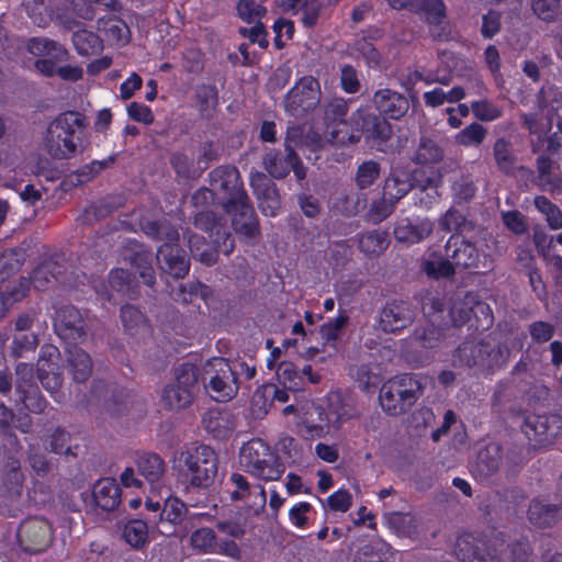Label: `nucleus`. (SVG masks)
Returning a JSON list of instances; mask_svg holds the SVG:
<instances>
[{
    "mask_svg": "<svg viewBox=\"0 0 562 562\" xmlns=\"http://www.w3.org/2000/svg\"><path fill=\"white\" fill-rule=\"evenodd\" d=\"M247 198L249 196L236 167L225 165L213 170V231L216 228L214 251L225 255L233 251L235 243L226 227L227 220L221 216V212Z\"/></svg>",
    "mask_w": 562,
    "mask_h": 562,
    "instance_id": "obj_1",
    "label": "nucleus"
},
{
    "mask_svg": "<svg viewBox=\"0 0 562 562\" xmlns=\"http://www.w3.org/2000/svg\"><path fill=\"white\" fill-rule=\"evenodd\" d=\"M89 125L87 116L76 110L59 113L49 124L44 136L47 153L55 159H70L77 155Z\"/></svg>",
    "mask_w": 562,
    "mask_h": 562,
    "instance_id": "obj_2",
    "label": "nucleus"
},
{
    "mask_svg": "<svg viewBox=\"0 0 562 562\" xmlns=\"http://www.w3.org/2000/svg\"><path fill=\"white\" fill-rule=\"evenodd\" d=\"M353 130L351 134L341 135L342 131H333V142L340 145L357 144L363 137L366 144L378 150H384L385 144L393 135V128L386 117L374 114L358 112L353 117Z\"/></svg>",
    "mask_w": 562,
    "mask_h": 562,
    "instance_id": "obj_3",
    "label": "nucleus"
},
{
    "mask_svg": "<svg viewBox=\"0 0 562 562\" xmlns=\"http://www.w3.org/2000/svg\"><path fill=\"white\" fill-rule=\"evenodd\" d=\"M423 393V383L413 374H403L385 382L380 389L382 409L391 416L407 413Z\"/></svg>",
    "mask_w": 562,
    "mask_h": 562,
    "instance_id": "obj_4",
    "label": "nucleus"
},
{
    "mask_svg": "<svg viewBox=\"0 0 562 562\" xmlns=\"http://www.w3.org/2000/svg\"><path fill=\"white\" fill-rule=\"evenodd\" d=\"M25 47L30 54L42 57L35 60L34 67L47 78L57 76L59 64L69 58V53L63 45L46 37H31Z\"/></svg>",
    "mask_w": 562,
    "mask_h": 562,
    "instance_id": "obj_5",
    "label": "nucleus"
},
{
    "mask_svg": "<svg viewBox=\"0 0 562 562\" xmlns=\"http://www.w3.org/2000/svg\"><path fill=\"white\" fill-rule=\"evenodd\" d=\"M56 335L67 345H78L87 337L86 316L71 304L60 305L56 308L53 318Z\"/></svg>",
    "mask_w": 562,
    "mask_h": 562,
    "instance_id": "obj_6",
    "label": "nucleus"
},
{
    "mask_svg": "<svg viewBox=\"0 0 562 562\" xmlns=\"http://www.w3.org/2000/svg\"><path fill=\"white\" fill-rule=\"evenodd\" d=\"M211 447L206 445H191L186 447L178 457L181 472L190 480L191 485L207 487L210 485L209 468Z\"/></svg>",
    "mask_w": 562,
    "mask_h": 562,
    "instance_id": "obj_7",
    "label": "nucleus"
},
{
    "mask_svg": "<svg viewBox=\"0 0 562 562\" xmlns=\"http://www.w3.org/2000/svg\"><path fill=\"white\" fill-rule=\"evenodd\" d=\"M319 82L312 76L301 78L286 93L284 106L295 117H302L313 111L321 101Z\"/></svg>",
    "mask_w": 562,
    "mask_h": 562,
    "instance_id": "obj_8",
    "label": "nucleus"
},
{
    "mask_svg": "<svg viewBox=\"0 0 562 562\" xmlns=\"http://www.w3.org/2000/svg\"><path fill=\"white\" fill-rule=\"evenodd\" d=\"M16 408L33 414L43 413L47 406V401L33 379V367L27 363H19L16 367Z\"/></svg>",
    "mask_w": 562,
    "mask_h": 562,
    "instance_id": "obj_9",
    "label": "nucleus"
},
{
    "mask_svg": "<svg viewBox=\"0 0 562 562\" xmlns=\"http://www.w3.org/2000/svg\"><path fill=\"white\" fill-rule=\"evenodd\" d=\"M502 359V349L484 340L464 341L458 347L454 355L456 362L469 368L494 369L501 366Z\"/></svg>",
    "mask_w": 562,
    "mask_h": 562,
    "instance_id": "obj_10",
    "label": "nucleus"
},
{
    "mask_svg": "<svg viewBox=\"0 0 562 562\" xmlns=\"http://www.w3.org/2000/svg\"><path fill=\"white\" fill-rule=\"evenodd\" d=\"M262 165L268 176L277 180L286 178L291 170L300 182L306 179L307 176V168L295 150L269 149L263 155Z\"/></svg>",
    "mask_w": 562,
    "mask_h": 562,
    "instance_id": "obj_11",
    "label": "nucleus"
},
{
    "mask_svg": "<svg viewBox=\"0 0 562 562\" xmlns=\"http://www.w3.org/2000/svg\"><path fill=\"white\" fill-rule=\"evenodd\" d=\"M53 539L50 524L43 518H29L18 529V540L23 550L30 554L45 551Z\"/></svg>",
    "mask_w": 562,
    "mask_h": 562,
    "instance_id": "obj_12",
    "label": "nucleus"
},
{
    "mask_svg": "<svg viewBox=\"0 0 562 562\" xmlns=\"http://www.w3.org/2000/svg\"><path fill=\"white\" fill-rule=\"evenodd\" d=\"M229 216L234 232L245 240L256 241L260 237L259 220L249 198L221 212Z\"/></svg>",
    "mask_w": 562,
    "mask_h": 562,
    "instance_id": "obj_13",
    "label": "nucleus"
},
{
    "mask_svg": "<svg viewBox=\"0 0 562 562\" xmlns=\"http://www.w3.org/2000/svg\"><path fill=\"white\" fill-rule=\"evenodd\" d=\"M250 187L261 212L266 216H274L281 206V195L272 178L265 172L252 171Z\"/></svg>",
    "mask_w": 562,
    "mask_h": 562,
    "instance_id": "obj_14",
    "label": "nucleus"
},
{
    "mask_svg": "<svg viewBox=\"0 0 562 562\" xmlns=\"http://www.w3.org/2000/svg\"><path fill=\"white\" fill-rule=\"evenodd\" d=\"M423 170L416 169L408 171L403 168H392L390 175L385 178L382 192L387 194L390 201L397 203L403 199L415 186H428L429 180H423Z\"/></svg>",
    "mask_w": 562,
    "mask_h": 562,
    "instance_id": "obj_15",
    "label": "nucleus"
},
{
    "mask_svg": "<svg viewBox=\"0 0 562 562\" xmlns=\"http://www.w3.org/2000/svg\"><path fill=\"white\" fill-rule=\"evenodd\" d=\"M416 308L407 301L393 300L380 311L379 324L384 333H395L411 326Z\"/></svg>",
    "mask_w": 562,
    "mask_h": 562,
    "instance_id": "obj_16",
    "label": "nucleus"
},
{
    "mask_svg": "<svg viewBox=\"0 0 562 562\" xmlns=\"http://www.w3.org/2000/svg\"><path fill=\"white\" fill-rule=\"evenodd\" d=\"M484 315V326L492 325L493 316L490 306L477 300V295L468 292L463 299H456L450 307V317L454 326L461 327L470 321L471 316Z\"/></svg>",
    "mask_w": 562,
    "mask_h": 562,
    "instance_id": "obj_17",
    "label": "nucleus"
},
{
    "mask_svg": "<svg viewBox=\"0 0 562 562\" xmlns=\"http://www.w3.org/2000/svg\"><path fill=\"white\" fill-rule=\"evenodd\" d=\"M157 260L164 272L175 279H183L190 270V260L178 241H169L157 249Z\"/></svg>",
    "mask_w": 562,
    "mask_h": 562,
    "instance_id": "obj_18",
    "label": "nucleus"
},
{
    "mask_svg": "<svg viewBox=\"0 0 562 562\" xmlns=\"http://www.w3.org/2000/svg\"><path fill=\"white\" fill-rule=\"evenodd\" d=\"M213 401L228 402L233 400L238 392L237 375L232 370L228 361L224 358L213 357Z\"/></svg>",
    "mask_w": 562,
    "mask_h": 562,
    "instance_id": "obj_19",
    "label": "nucleus"
},
{
    "mask_svg": "<svg viewBox=\"0 0 562 562\" xmlns=\"http://www.w3.org/2000/svg\"><path fill=\"white\" fill-rule=\"evenodd\" d=\"M445 256L452 260L456 268L476 269L480 265L481 254L474 244L452 235L445 246Z\"/></svg>",
    "mask_w": 562,
    "mask_h": 562,
    "instance_id": "obj_20",
    "label": "nucleus"
},
{
    "mask_svg": "<svg viewBox=\"0 0 562 562\" xmlns=\"http://www.w3.org/2000/svg\"><path fill=\"white\" fill-rule=\"evenodd\" d=\"M41 359L37 364V378L43 387L50 393L55 398L63 384V375L59 372V367L52 358H57L59 351L54 346L43 347L41 350Z\"/></svg>",
    "mask_w": 562,
    "mask_h": 562,
    "instance_id": "obj_21",
    "label": "nucleus"
},
{
    "mask_svg": "<svg viewBox=\"0 0 562 562\" xmlns=\"http://www.w3.org/2000/svg\"><path fill=\"white\" fill-rule=\"evenodd\" d=\"M454 554L462 562H485L487 558H498L495 551L490 550L484 539L472 533H463L458 537Z\"/></svg>",
    "mask_w": 562,
    "mask_h": 562,
    "instance_id": "obj_22",
    "label": "nucleus"
},
{
    "mask_svg": "<svg viewBox=\"0 0 562 562\" xmlns=\"http://www.w3.org/2000/svg\"><path fill=\"white\" fill-rule=\"evenodd\" d=\"M372 102L380 115L392 120H400L409 110L408 98L391 89L375 91Z\"/></svg>",
    "mask_w": 562,
    "mask_h": 562,
    "instance_id": "obj_23",
    "label": "nucleus"
},
{
    "mask_svg": "<svg viewBox=\"0 0 562 562\" xmlns=\"http://www.w3.org/2000/svg\"><path fill=\"white\" fill-rule=\"evenodd\" d=\"M527 517L530 524L537 528H552L562 519V502L549 504L533 498L529 503Z\"/></svg>",
    "mask_w": 562,
    "mask_h": 562,
    "instance_id": "obj_24",
    "label": "nucleus"
},
{
    "mask_svg": "<svg viewBox=\"0 0 562 562\" xmlns=\"http://www.w3.org/2000/svg\"><path fill=\"white\" fill-rule=\"evenodd\" d=\"M92 496L99 508L104 512H113L121 504L122 491L115 479L103 477L93 485Z\"/></svg>",
    "mask_w": 562,
    "mask_h": 562,
    "instance_id": "obj_25",
    "label": "nucleus"
},
{
    "mask_svg": "<svg viewBox=\"0 0 562 562\" xmlns=\"http://www.w3.org/2000/svg\"><path fill=\"white\" fill-rule=\"evenodd\" d=\"M135 465L139 476H143L151 487H158L165 470L166 464L164 459L154 452H142L135 459Z\"/></svg>",
    "mask_w": 562,
    "mask_h": 562,
    "instance_id": "obj_26",
    "label": "nucleus"
},
{
    "mask_svg": "<svg viewBox=\"0 0 562 562\" xmlns=\"http://www.w3.org/2000/svg\"><path fill=\"white\" fill-rule=\"evenodd\" d=\"M503 448L497 442H490L479 450L474 467V473L482 477L487 479L494 475L502 464Z\"/></svg>",
    "mask_w": 562,
    "mask_h": 562,
    "instance_id": "obj_27",
    "label": "nucleus"
},
{
    "mask_svg": "<svg viewBox=\"0 0 562 562\" xmlns=\"http://www.w3.org/2000/svg\"><path fill=\"white\" fill-rule=\"evenodd\" d=\"M68 372L77 383L86 382L92 373V360L88 352L71 345L66 348Z\"/></svg>",
    "mask_w": 562,
    "mask_h": 562,
    "instance_id": "obj_28",
    "label": "nucleus"
},
{
    "mask_svg": "<svg viewBox=\"0 0 562 562\" xmlns=\"http://www.w3.org/2000/svg\"><path fill=\"white\" fill-rule=\"evenodd\" d=\"M271 458L270 447L261 439H251L240 449V463L247 472H257L261 458Z\"/></svg>",
    "mask_w": 562,
    "mask_h": 562,
    "instance_id": "obj_29",
    "label": "nucleus"
},
{
    "mask_svg": "<svg viewBox=\"0 0 562 562\" xmlns=\"http://www.w3.org/2000/svg\"><path fill=\"white\" fill-rule=\"evenodd\" d=\"M432 228L434 225L429 220H424L418 224L406 221L394 228V236L400 243L416 244L428 237Z\"/></svg>",
    "mask_w": 562,
    "mask_h": 562,
    "instance_id": "obj_30",
    "label": "nucleus"
},
{
    "mask_svg": "<svg viewBox=\"0 0 562 562\" xmlns=\"http://www.w3.org/2000/svg\"><path fill=\"white\" fill-rule=\"evenodd\" d=\"M426 22L429 25L431 37L435 41H448L450 37V30L446 22V7L442 0H439V4L429 5L424 12Z\"/></svg>",
    "mask_w": 562,
    "mask_h": 562,
    "instance_id": "obj_31",
    "label": "nucleus"
},
{
    "mask_svg": "<svg viewBox=\"0 0 562 562\" xmlns=\"http://www.w3.org/2000/svg\"><path fill=\"white\" fill-rule=\"evenodd\" d=\"M128 261L134 269L133 274H138L145 285L153 286L156 283L151 252L144 249L135 250L130 255Z\"/></svg>",
    "mask_w": 562,
    "mask_h": 562,
    "instance_id": "obj_32",
    "label": "nucleus"
},
{
    "mask_svg": "<svg viewBox=\"0 0 562 562\" xmlns=\"http://www.w3.org/2000/svg\"><path fill=\"white\" fill-rule=\"evenodd\" d=\"M98 31L102 32L106 41L119 44L126 42L130 34L127 24L115 15L101 16L97 21Z\"/></svg>",
    "mask_w": 562,
    "mask_h": 562,
    "instance_id": "obj_33",
    "label": "nucleus"
},
{
    "mask_svg": "<svg viewBox=\"0 0 562 562\" xmlns=\"http://www.w3.org/2000/svg\"><path fill=\"white\" fill-rule=\"evenodd\" d=\"M31 289V280L21 277L18 282L9 283L5 291L0 295V319H2L10 307L22 301Z\"/></svg>",
    "mask_w": 562,
    "mask_h": 562,
    "instance_id": "obj_34",
    "label": "nucleus"
},
{
    "mask_svg": "<svg viewBox=\"0 0 562 562\" xmlns=\"http://www.w3.org/2000/svg\"><path fill=\"white\" fill-rule=\"evenodd\" d=\"M193 401L192 390L171 383L165 386L161 402L168 409L179 411L189 406Z\"/></svg>",
    "mask_w": 562,
    "mask_h": 562,
    "instance_id": "obj_35",
    "label": "nucleus"
},
{
    "mask_svg": "<svg viewBox=\"0 0 562 562\" xmlns=\"http://www.w3.org/2000/svg\"><path fill=\"white\" fill-rule=\"evenodd\" d=\"M493 156L496 166L505 176H514L516 170V156L513 151V145L504 137L496 139L493 146Z\"/></svg>",
    "mask_w": 562,
    "mask_h": 562,
    "instance_id": "obj_36",
    "label": "nucleus"
},
{
    "mask_svg": "<svg viewBox=\"0 0 562 562\" xmlns=\"http://www.w3.org/2000/svg\"><path fill=\"white\" fill-rule=\"evenodd\" d=\"M71 41L76 52L81 56L95 55L103 50V40L92 31L78 30L74 32Z\"/></svg>",
    "mask_w": 562,
    "mask_h": 562,
    "instance_id": "obj_37",
    "label": "nucleus"
},
{
    "mask_svg": "<svg viewBox=\"0 0 562 562\" xmlns=\"http://www.w3.org/2000/svg\"><path fill=\"white\" fill-rule=\"evenodd\" d=\"M142 229L146 236L149 238L169 243V241H179V231L168 221H148L142 225Z\"/></svg>",
    "mask_w": 562,
    "mask_h": 562,
    "instance_id": "obj_38",
    "label": "nucleus"
},
{
    "mask_svg": "<svg viewBox=\"0 0 562 562\" xmlns=\"http://www.w3.org/2000/svg\"><path fill=\"white\" fill-rule=\"evenodd\" d=\"M384 519L389 528L400 537L412 538L417 533L415 518L409 513H385Z\"/></svg>",
    "mask_w": 562,
    "mask_h": 562,
    "instance_id": "obj_39",
    "label": "nucleus"
},
{
    "mask_svg": "<svg viewBox=\"0 0 562 562\" xmlns=\"http://www.w3.org/2000/svg\"><path fill=\"white\" fill-rule=\"evenodd\" d=\"M22 7L32 23L38 27H46L53 21L54 10L46 0H23Z\"/></svg>",
    "mask_w": 562,
    "mask_h": 562,
    "instance_id": "obj_40",
    "label": "nucleus"
},
{
    "mask_svg": "<svg viewBox=\"0 0 562 562\" xmlns=\"http://www.w3.org/2000/svg\"><path fill=\"white\" fill-rule=\"evenodd\" d=\"M389 244V234L379 229L366 232L358 240V247L362 252L374 256L381 255Z\"/></svg>",
    "mask_w": 562,
    "mask_h": 562,
    "instance_id": "obj_41",
    "label": "nucleus"
},
{
    "mask_svg": "<svg viewBox=\"0 0 562 562\" xmlns=\"http://www.w3.org/2000/svg\"><path fill=\"white\" fill-rule=\"evenodd\" d=\"M422 270L427 277L439 279H451L456 274V267L450 258L432 255V258L422 262Z\"/></svg>",
    "mask_w": 562,
    "mask_h": 562,
    "instance_id": "obj_42",
    "label": "nucleus"
},
{
    "mask_svg": "<svg viewBox=\"0 0 562 562\" xmlns=\"http://www.w3.org/2000/svg\"><path fill=\"white\" fill-rule=\"evenodd\" d=\"M443 158V149L432 138L422 136L413 161L418 165L437 164Z\"/></svg>",
    "mask_w": 562,
    "mask_h": 562,
    "instance_id": "obj_43",
    "label": "nucleus"
},
{
    "mask_svg": "<svg viewBox=\"0 0 562 562\" xmlns=\"http://www.w3.org/2000/svg\"><path fill=\"white\" fill-rule=\"evenodd\" d=\"M60 274V267L53 260H45L41 262L32 271L31 284L37 290H46L52 281H58Z\"/></svg>",
    "mask_w": 562,
    "mask_h": 562,
    "instance_id": "obj_44",
    "label": "nucleus"
},
{
    "mask_svg": "<svg viewBox=\"0 0 562 562\" xmlns=\"http://www.w3.org/2000/svg\"><path fill=\"white\" fill-rule=\"evenodd\" d=\"M423 180H429L430 183L428 186H415L412 190L414 191L412 198L414 200V204L423 210H430L438 201V181L431 177L425 176L423 171Z\"/></svg>",
    "mask_w": 562,
    "mask_h": 562,
    "instance_id": "obj_45",
    "label": "nucleus"
},
{
    "mask_svg": "<svg viewBox=\"0 0 562 562\" xmlns=\"http://www.w3.org/2000/svg\"><path fill=\"white\" fill-rule=\"evenodd\" d=\"M209 288L200 281H189L187 284H180L173 289L171 296L176 302L192 303L196 299H202L207 304Z\"/></svg>",
    "mask_w": 562,
    "mask_h": 562,
    "instance_id": "obj_46",
    "label": "nucleus"
},
{
    "mask_svg": "<svg viewBox=\"0 0 562 562\" xmlns=\"http://www.w3.org/2000/svg\"><path fill=\"white\" fill-rule=\"evenodd\" d=\"M120 317L124 329L131 335H135L139 330H145L147 328V319L145 315L138 307L132 304H125L121 307Z\"/></svg>",
    "mask_w": 562,
    "mask_h": 562,
    "instance_id": "obj_47",
    "label": "nucleus"
},
{
    "mask_svg": "<svg viewBox=\"0 0 562 562\" xmlns=\"http://www.w3.org/2000/svg\"><path fill=\"white\" fill-rule=\"evenodd\" d=\"M123 538L133 548L140 549L148 540V527L142 519H132L123 529Z\"/></svg>",
    "mask_w": 562,
    "mask_h": 562,
    "instance_id": "obj_48",
    "label": "nucleus"
},
{
    "mask_svg": "<svg viewBox=\"0 0 562 562\" xmlns=\"http://www.w3.org/2000/svg\"><path fill=\"white\" fill-rule=\"evenodd\" d=\"M536 209L546 216V221L551 229L562 228V212L544 195H538L535 198Z\"/></svg>",
    "mask_w": 562,
    "mask_h": 562,
    "instance_id": "obj_49",
    "label": "nucleus"
},
{
    "mask_svg": "<svg viewBox=\"0 0 562 562\" xmlns=\"http://www.w3.org/2000/svg\"><path fill=\"white\" fill-rule=\"evenodd\" d=\"M210 196L211 190L203 187L196 190L191 199L195 207L205 206V209L195 216V225L203 228L205 232H211V211L207 210V200Z\"/></svg>",
    "mask_w": 562,
    "mask_h": 562,
    "instance_id": "obj_50",
    "label": "nucleus"
},
{
    "mask_svg": "<svg viewBox=\"0 0 562 562\" xmlns=\"http://www.w3.org/2000/svg\"><path fill=\"white\" fill-rule=\"evenodd\" d=\"M257 472L252 475L259 476L265 481H277L284 472V467L280 462V458L271 451V458H261Z\"/></svg>",
    "mask_w": 562,
    "mask_h": 562,
    "instance_id": "obj_51",
    "label": "nucleus"
},
{
    "mask_svg": "<svg viewBox=\"0 0 562 562\" xmlns=\"http://www.w3.org/2000/svg\"><path fill=\"white\" fill-rule=\"evenodd\" d=\"M396 204V201H390L387 194L382 192V196L371 203L367 213L368 221L372 224L381 223L394 212Z\"/></svg>",
    "mask_w": 562,
    "mask_h": 562,
    "instance_id": "obj_52",
    "label": "nucleus"
},
{
    "mask_svg": "<svg viewBox=\"0 0 562 562\" xmlns=\"http://www.w3.org/2000/svg\"><path fill=\"white\" fill-rule=\"evenodd\" d=\"M187 512L186 504L177 497H168L159 513V521H167L171 525L180 524Z\"/></svg>",
    "mask_w": 562,
    "mask_h": 562,
    "instance_id": "obj_53",
    "label": "nucleus"
},
{
    "mask_svg": "<svg viewBox=\"0 0 562 562\" xmlns=\"http://www.w3.org/2000/svg\"><path fill=\"white\" fill-rule=\"evenodd\" d=\"M380 164L374 160L363 161L357 169L356 172V184L360 189H367L371 187L375 180L380 177Z\"/></svg>",
    "mask_w": 562,
    "mask_h": 562,
    "instance_id": "obj_54",
    "label": "nucleus"
},
{
    "mask_svg": "<svg viewBox=\"0 0 562 562\" xmlns=\"http://www.w3.org/2000/svg\"><path fill=\"white\" fill-rule=\"evenodd\" d=\"M70 434L65 429L57 427L53 434L50 435L49 447L50 451L57 454H65L77 457V452L75 451L78 446H70Z\"/></svg>",
    "mask_w": 562,
    "mask_h": 562,
    "instance_id": "obj_55",
    "label": "nucleus"
},
{
    "mask_svg": "<svg viewBox=\"0 0 562 562\" xmlns=\"http://www.w3.org/2000/svg\"><path fill=\"white\" fill-rule=\"evenodd\" d=\"M350 375L358 382L359 387L364 392H370L378 387L380 378L371 372L368 364L353 366L350 368Z\"/></svg>",
    "mask_w": 562,
    "mask_h": 562,
    "instance_id": "obj_56",
    "label": "nucleus"
},
{
    "mask_svg": "<svg viewBox=\"0 0 562 562\" xmlns=\"http://www.w3.org/2000/svg\"><path fill=\"white\" fill-rule=\"evenodd\" d=\"M486 128L479 123H472L457 134L456 140L463 146H479L486 136Z\"/></svg>",
    "mask_w": 562,
    "mask_h": 562,
    "instance_id": "obj_57",
    "label": "nucleus"
},
{
    "mask_svg": "<svg viewBox=\"0 0 562 562\" xmlns=\"http://www.w3.org/2000/svg\"><path fill=\"white\" fill-rule=\"evenodd\" d=\"M439 225L441 229L446 232L456 231L462 233L465 229L473 228L472 223L467 221V218L454 209H450L446 212V214L441 217Z\"/></svg>",
    "mask_w": 562,
    "mask_h": 562,
    "instance_id": "obj_58",
    "label": "nucleus"
},
{
    "mask_svg": "<svg viewBox=\"0 0 562 562\" xmlns=\"http://www.w3.org/2000/svg\"><path fill=\"white\" fill-rule=\"evenodd\" d=\"M277 375L279 381L289 390H297L300 382H302V376L296 366L290 361H282L278 366Z\"/></svg>",
    "mask_w": 562,
    "mask_h": 562,
    "instance_id": "obj_59",
    "label": "nucleus"
},
{
    "mask_svg": "<svg viewBox=\"0 0 562 562\" xmlns=\"http://www.w3.org/2000/svg\"><path fill=\"white\" fill-rule=\"evenodd\" d=\"M134 274L123 268L112 269L109 273L110 286L122 294H127L134 281Z\"/></svg>",
    "mask_w": 562,
    "mask_h": 562,
    "instance_id": "obj_60",
    "label": "nucleus"
},
{
    "mask_svg": "<svg viewBox=\"0 0 562 562\" xmlns=\"http://www.w3.org/2000/svg\"><path fill=\"white\" fill-rule=\"evenodd\" d=\"M199 368L195 364L184 362L176 369V384L186 386V389L192 390L198 383Z\"/></svg>",
    "mask_w": 562,
    "mask_h": 562,
    "instance_id": "obj_61",
    "label": "nucleus"
},
{
    "mask_svg": "<svg viewBox=\"0 0 562 562\" xmlns=\"http://www.w3.org/2000/svg\"><path fill=\"white\" fill-rule=\"evenodd\" d=\"M554 167L558 166L550 157L541 155L537 158L539 178L546 180V186H549L551 191L561 187V179L559 177H552V170Z\"/></svg>",
    "mask_w": 562,
    "mask_h": 562,
    "instance_id": "obj_62",
    "label": "nucleus"
},
{
    "mask_svg": "<svg viewBox=\"0 0 562 562\" xmlns=\"http://www.w3.org/2000/svg\"><path fill=\"white\" fill-rule=\"evenodd\" d=\"M170 165L175 170L177 177L182 179H190L194 177L192 169L193 160L182 151H176L170 156Z\"/></svg>",
    "mask_w": 562,
    "mask_h": 562,
    "instance_id": "obj_63",
    "label": "nucleus"
},
{
    "mask_svg": "<svg viewBox=\"0 0 562 562\" xmlns=\"http://www.w3.org/2000/svg\"><path fill=\"white\" fill-rule=\"evenodd\" d=\"M531 7L539 19L551 22L558 16L560 0H532Z\"/></svg>",
    "mask_w": 562,
    "mask_h": 562,
    "instance_id": "obj_64",
    "label": "nucleus"
}]
</instances>
